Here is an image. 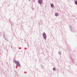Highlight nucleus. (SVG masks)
<instances>
[{
	"instance_id": "1",
	"label": "nucleus",
	"mask_w": 77,
	"mask_h": 77,
	"mask_svg": "<svg viewBox=\"0 0 77 77\" xmlns=\"http://www.w3.org/2000/svg\"><path fill=\"white\" fill-rule=\"evenodd\" d=\"M14 62L17 66H20V64L19 63V62L15 60H14Z\"/></svg>"
},
{
	"instance_id": "2",
	"label": "nucleus",
	"mask_w": 77,
	"mask_h": 77,
	"mask_svg": "<svg viewBox=\"0 0 77 77\" xmlns=\"http://www.w3.org/2000/svg\"><path fill=\"white\" fill-rule=\"evenodd\" d=\"M69 26L70 27V30H71V32H74L75 31L74 30V29L72 28H71V26L69 25Z\"/></svg>"
},
{
	"instance_id": "3",
	"label": "nucleus",
	"mask_w": 77,
	"mask_h": 77,
	"mask_svg": "<svg viewBox=\"0 0 77 77\" xmlns=\"http://www.w3.org/2000/svg\"><path fill=\"white\" fill-rule=\"evenodd\" d=\"M43 35L44 38V39H46V38H47V36H46V34H45V32L43 33Z\"/></svg>"
},
{
	"instance_id": "4",
	"label": "nucleus",
	"mask_w": 77,
	"mask_h": 77,
	"mask_svg": "<svg viewBox=\"0 0 77 77\" xmlns=\"http://www.w3.org/2000/svg\"><path fill=\"white\" fill-rule=\"evenodd\" d=\"M42 2V0H39L38 1V3L39 4H41V3Z\"/></svg>"
},
{
	"instance_id": "5",
	"label": "nucleus",
	"mask_w": 77,
	"mask_h": 77,
	"mask_svg": "<svg viewBox=\"0 0 77 77\" xmlns=\"http://www.w3.org/2000/svg\"><path fill=\"white\" fill-rule=\"evenodd\" d=\"M51 7H52V8L54 6V5L53 4H51Z\"/></svg>"
},
{
	"instance_id": "6",
	"label": "nucleus",
	"mask_w": 77,
	"mask_h": 77,
	"mask_svg": "<svg viewBox=\"0 0 77 77\" xmlns=\"http://www.w3.org/2000/svg\"><path fill=\"white\" fill-rule=\"evenodd\" d=\"M74 1H75V5H77V1H76V0H74Z\"/></svg>"
},
{
	"instance_id": "7",
	"label": "nucleus",
	"mask_w": 77,
	"mask_h": 77,
	"mask_svg": "<svg viewBox=\"0 0 77 77\" xmlns=\"http://www.w3.org/2000/svg\"><path fill=\"white\" fill-rule=\"evenodd\" d=\"M71 60H72V62L73 63L74 61V59H73V58H71Z\"/></svg>"
},
{
	"instance_id": "8",
	"label": "nucleus",
	"mask_w": 77,
	"mask_h": 77,
	"mask_svg": "<svg viewBox=\"0 0 77 77\" xmlns=\"http://www.w3.org/2000/svg\"><path fill=\"white\" fill-rule=\"evenodd\" d=\"M55 16H58V13H56L55 14Z\"/></svg>"
},
{
	"instance_id": "9",
	"label": "nucleus",
	"mask_w": 77,
	"mask_h": 77,
	"mask_svg": "<svg viewBox=\"0 0 77 77\" xmlns=\"http://www.w3.org/2000/svg\"><path fill=\"white\" fill-rule=\"evenodd\" d=\"M53 70H54V71H55V70H56V69L55 68H54Z\"/></svg>"
}]
</instances>
